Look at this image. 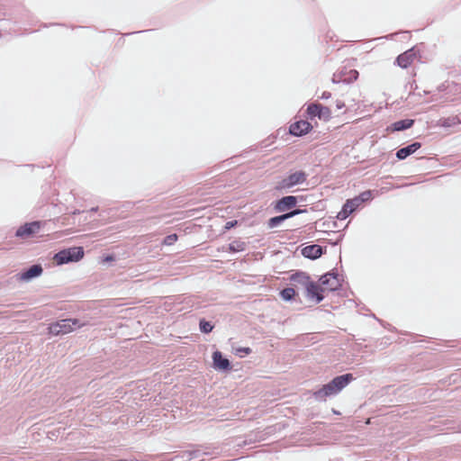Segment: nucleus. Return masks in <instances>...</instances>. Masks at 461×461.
<instances>
[{"label": "nucleus", "mask_w": 461, "mask_h": 461, "mask_svg": "<svg viewBox=\"0 0 461 461\" xmlns=\"http://www.w3.org/2000/svg\"><path fill=\"white\" fill-rule=\"evenodd\" d=\"M304 289L308 298L315 299L316 303H321L323 300L321 293L324 291V288H322L321 285L310 281Z\"/></svg>", "instance_id": "5"}, {"label": "nucleus", "mask_w": 461, "mask_h": 461, "mask_svg": "<svg viewBox=\"0 0 461 461\" xmlns=\"http://www.w3.org/2000/svg\"><path fill=\"white\" fill-rule=\"evenodd\" d=\"M415 59V53L412 50H409L402 54L399 55L396 59V63L403 68H406L412 63Z\"/></svg>", "instance_id": "13"}, {"label": "nucleus", "mask_w": 461, "mask_h": 461, "mask_svg": "<svg viewBox=\"0 0 461 461\" xmlns=\"http://www.w3.org/2000/svg\"><path fill=\"white\" fill-rule=\"evenodd\" d=\"M322 254V248L319 245L306 246L302 249V255L311 259H316Z\"/></svg>", "instance_id": "11"}, {"label": "nucleus", "mask_w": 461, "mask_h": 461, "mask_svg": "<svg viewBox=\"0 0 461 461\" xmlns=\"http://www.w3.org/2000/svg\"><path fill=\"white\" fill-rule=\"evenodd\" d=\"M40 227H41L40 221H32L30 223H25L24 225L21 226L16 230V236L23 238V239H27V238L31 237L32 234L38 232L40 230Z\"/></svg>", "instance_id": "6"}, {"label": "nucleus", "mask_w": 461, "mask_h": 461, "mask_svg": "<svg viewBox=\"0 0 461 461\" xmlns=\"http://www.w3.org/2000/svg\"><path fill=\"white\" fill-rule=\"evenodd\" d=\"M98 210V207H93L90 212H96Z\"/></svg>", "instance_id": "33"}, {"label": "nucleus", "mask_w": 461, "mask_h": 461, "mask_svg": "<svg viewBox=\"0 0 461 461\" xmlns=\"http://www.w3.org/2000/svg\"><path fill=\"white\" fill-rule=\"evenodd\" d=\"M42 267L40 265H33L29 269L19 275V279L28 282L34 277L41 276Z\"/></svg>", "instance_id": "9"}, {"label": "nucleus", "mask_w": 461, "mask_h": 461, "mask_svg": "<svg viewBox=\"0 0 461 461\" xmlns=\"http://www.w3.org/2000/svg\"><path fill=\"white\" fill-rule=\"evenodd\" d=\"M280 294L285 301H290L295 295V291L294 288L288 287L282 290Z\"/></svg>", "instance_id": "21"}, {"label": "nucleus", "mask_w": 461, "mask_h": 461, "mask_svg": "<svg viewBox=\"0 0 461 461\" xmlns=\"http://www.w3.org/2000/svg\"><path fill=\"white\" fill-rule=\"evenodd\" d=\"M237 224L236 221H228L225 225L226 230H230V228L234 227Z\"/></svg>", "instance_id": "29"}, {"label": "nucleus", "mask_w": 461, "mask_h": 461, "mask_svg": "<svg viewBox=\"0 0 461 461\" xmlns=\"http://www.w3.org/2000/svg\"><path fill=\"white\" fill-rule=\"evenodd\" d=\"M372 194H371V192L370 191H366L364 193H362L358 197H356L357 199H360L361 200V203L365 201H367L371 198Z\"/></svg>", "instance_id": "27"}, {"label": "nucleus", "mask_w": 461, "mask_h": 461, "mask_svg": "<svg viewBox=\"0 0 461 461\" xmlns=\"http://www.w3.org/2000/svg\"><path fill=\"white\" fill-rule=\"evenodd\" d=\"M321 104H313L308 106V113L312 116H319Z\"/></svg>", "instance_id": "23"}, {"label": "nucleus", "mask_w": 461, "mask_h": 461, "mask_svg": "<svg viewBox=\"0 0 461 461\" xmlns=\"http://www.w3.org/2000/svg\"><path fill=\"white\" fill-rule=\"evenodd\" d=\"M320 119L328 120L330 117V111L328 107L321 106V111L319 113Z\"/></svg>", "instance_id": "24"}, {"label": "nucleus", "mask_w": 461, "mask_h": 461, "mask_svg": "<svg viewBox=\"0 0 461 461\" xmlns=\"http://www.w3.org/2000/svg\"><path fill=\"white\" fill-rule=\"evenodd\" d=\"M296 203L297 199L295 196H285L276 203V210L278 212H285V210L295 206Z\"/></svg>", "instance_id": "10"}, {"label": "nucleus", "mask_w": 461, "mask_h": 461, "mask_svg": "<svg viewBox=\"0 0 461 461\" xmlns=\"http://www.w3.org/2000/svg\"><path fill=\"white\" fill-rule=\"evenodd\" d=\"M344 103L341 102V101H337V107L338 109H341L342 107H344Z\"/></svg>", "instance_id": "32"}, {"label": "nucleus", "mask_w": 461, "mask_h": 461, "mask_svg": "<svg viewBox=\"0 0 461 461\" xmlns=\"http://www.w3.org/2000/svg\"><path fill=\"white\" fill-rule=\"evenodd\" d=\"M413 122H414V121L410 120V119L398 121V122H394L393 128L395 131L406 130V129L411 128L412 126Z\"/></svg>", "instance_id": "19"}, {"label": "nucleus", "mask_w": 461, "mask_h": 461, "mask_svg": "<svg viewBox=\"0 0 461 461\" xmlns=\"http://www.w3.org/2000/svg\"><path fill=\"white\" fill-rule=\"evenodd\" d=\"M66 251H69L68 258H70L71 262H77L84 257V250L81 247L70 248Z\"/></svg>", "instance_id": "17"}, {"label": "nucleus", "mask_w": 461, "mask_h": 461, "mask_svg": "<svg viewBox=\"0 0 461 461\" xmlns=\"http://www.w3.org/2000/svg\"><path fill=\"white\" fill-rule=\"evenodd\" d=\"M290 280L294 285H300L303 288L307 285V284L311 281L309 276H307L303 272H297L291 276Z\"/></svg>", "instance_id": "16"}, {"label": "nucleus", "mask_w": 461, "mask_h": 461, "mask_svg": "<svg viewBox=\"0 0 461 461\" xmlns=\"http://www.w3.org/2000/svg\"><path fill=\"white\" fill-rule=\"evenodd\" d=\"M185 455H186L187 459L191 460L193 458H198L201 456V451L200 450H193L185 452Z\"/></svg>", "instance_id": "26"}, {"label": "nucleus", "mask_w": 461, "mask_h": 461, "mask_svg": "<svg viewBox=\"0 0 461 461\" xmlns=\"http://www.w3.org/2000/svg\"><path fill=\"white\" fill-rule=\"evenodd\" d=\"M69 251H66V249L59 251L54 256V260L58 265H63L68 262H71L70 258H68Z\"/></svg>", "instance_id": "18"}, {"label": "nucleus", "mask_w": 461, "mask_h": 461, "mask_svg": "<svg viewBox=\"0 0 461 461\" xmlns=\"http://www.w3.org/2000/svg\"><path fill=\"white\" fill-rule=\"evenodd\" d=\"M354 379L352 374H346L336 376L330 383L323 385L320 390L314 393L317 400L325 401L327 396L339 393Z\"/></svg>", "instance_id": "1"}, {"label": "nucleus", "mask_w": 461, "mask_h": 461, "mask_svg": "<svg viewBox=\"0 0 461 461\" xmlns=\"http://www.w3.org/2000/svg\"><path fill=\"white\" fill-rule=\"evenodd\" d=\"M302 212H303L302 210H294L293 212L285 213L283 215H279V216H276V217L270 218L269 221H268V227L269 228H275V227L278 226L280 223H282L284 221H285V220H287V219H289L291 217H294V215L299 214Z\"/></svg>", "instance_id": "14"}, {"label": "nucleus", "mask_w": 461, "mask_h": 461, "mask_svg": "<svg viewBox=\"0 0 461 461\" xmlns=\"http://www.w3.org/2000/svg\"><path fill=\"white\" fill-rule=\"evenodd\" d=\"M105 260H106V261L113 260V258H112V257H107V258H105Z\"/></svg>", "instance_id": "34"}, {"label": "nucleus", "mask_w": 461, "mask_h": 461, "mask_svg": "<svg viewBox=\"0 0 461 461\" xmlns=\"http://www.w3.org/2000/svg\"><path fill=\"white\" fill-rule=\"evenodd\" d=\"M307 174L303 171H296L291 173L286 177L281 179L276 183V190L290 189L297 185L303 184L306 181Z\"/></svg>", "instance_id": "3"}, {"label": "nucleus", "mask_w": 461, "mask_h": 461, "mask_svg": "<svg viewBox=\"0 0 461 461\" xmlns=\"http://www.w3.org/2000/svg\"><path fill=\"white\" fill-rule=\"evenodd\" d=\"M320 283L322 288L330 291H334L340 286L338 275L334 273H327L320 278Z\"/></svg>", "instance_id": "4"}, {"label": "nucleus", "mask_w": 461, "mask_h": 461, "mask_svg": "<svg viewBox=\"0 0 461 461\" xmlns=\"http://www.w3.org/2000/svg\"><path fill=\"white\" fill-rule=\"evenodd\" d=\"M246 248V243L241 240H234L229 245V249L231 252L243 251Z\"/></svg>", "instance_id": "20"}, {"label": "nucleus", "mask_w": 461, "mask_h": 461, "mask_svg": "<svg viewBox=\"0 0 461 461\" xmlns=\"http://www.w3.org/2000/svg\"><path fill=\"white\" fill-rule=\"evenodd\" d=\"M330 96H331V94H330V92H326V91H324V92L321 94V98H322V99H329Z\"/></svg>", "instance_id": "30"}, {"label": "nucleus", "mask_w": 461, "mask_h": 461, "mask_svg": "<svg viewBox=\"0 0 461 461\" xmlns=\"http://www.w3.org/2000/svg\"><path fill=\"white\" fill-rule=\"evenodd\" d=\"M420 142H413L411 145H408L407 147L400 149L396 152V157L398 159H404L408 156L413 154L415 151H417L420 148Z\"/></svg>", "instance_id": "15"}, {"label": "nucleus", "mask_w": 461, "mask_h": 461, "mask_svg": "<svg viewBox=\"0 0 461 461\" xmlns=\"http://www.w3.org/2000/svg\"><path fill=\"white\" fill-rule=\"evenodd\" d=\"M176 240H177L176 234H171V235L167 236L164 239L163 244L169 246V245L174 244Z\"/></svg>", "instance_id": "25"}, {"label": "nucleus", "mask_w": 461, "mask_h": 461, "mask_svg": "<svg viewBox=\"0 0 461 461\" xmlns=\"http://www.w3.org/2000/svg\"><path fill=\"white\" fill-rule=\"evenodd\" d=\"M350 77L356 80L358 77V72L357 70H351L350 71Z\"/></svg>", "instance_id": "31"}, {"label": "nucleus", "mask_w": 461, "mask_h": 461, "mask_svg": "<svg viewBox=\"0 0 461 461\" xmlns=\"http://www.w3.org/2000/svg\"><path fill=\"white\" fill-rule=\"evenodd\" d=\"M360 204V199L354 198L351 200H348L347 203L344 204L342 211L339 212L338 217L341 220L346 219L348 216V214L353 212Z\"/></svg>", "instance_id": "7"}, {"label": "nucleus", "mask_w": 461, "mask_h": 461, "mask_svg": "<svg viewBox=\"0 0 461 461\" xmlns=\"http://www.w3.org/2000/svg\"><path fill=\"white\" fill-rule=\"evenodd\" d=\"M312 128L311 123L306 121H299L290 126V133L295 136H301L307 133Z\"/></svg>", "instance_id": "8"}, {"label": "nucleus", "mask_w": 461, "mask_h": 461, "mask_svg": "<svg viewBox=\"0 0 461 461\" xmlns=\"http://www.w3.org/2000/svg\"><path fill=\"white\" fill-rule=\"evenodd\" d=\"M213 365L216 369L228 370L230 368V361L227 358H223L220 351H215L212 354Z\"/></svg>", "instance_id": "12"}, {"label": "nucleus", "mask_w": 461, "mask_h": 461, "mask_svg": "<svg viewBox=\"0 0 461 461\" xmlns=\"http://www.w3.org/2000/svg\"><path fill=\"white\" fill-rule=\"evenodd\" d=\"M200 330L203 333H209L212 330L213 325L205 320H201L199 322Z\"/></svg>", "instance_id": "22"}, {"label": "nucleus", "mask_w": 461, "mask_h": 461, "mask_svg": "<svg viewBox=\"0 0 461 461\" xmlns=\"http://www.w3.org/2000/svg\"><path fill=\"white\" fill-rule=\"evenodd\" d=\"M237 352L244 353V354L248 355L251 352V349L249 348H240L237 349Z\"/></svg>", "instance_id": "28"}, {"label": "nucleus", "mask_w": 461, "mask_h": 461, "mask_svg": "<svg viewBox=\"0 0 461 461\" xmlns=\"http://www.w3.org/2000/svg\"><path fill=\"white\" fill-rule=\"evenodd\" d=\"M80 212L79 211H75L73 212V214H77V213H79Z\"/></svg>", "instance_id": "35"}, {"label": "nucleus", "mask_w": 461, "mask_h": 461, "mask_svg": "<svg viewBox=\"0 0 461 461\" xmlns=\"http://www.w3.org/2000/svg\"><path fill=\"white\" fill-rule=\"evenodd\" d=\"M84 325L85 323L77 319H65L50 324L49 332L54 336L64 335L73 331L76 327L80 328Z\"/></svg>", "instance_id": "2"}]
</instances>
